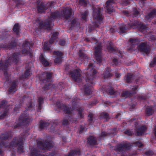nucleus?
<instances>
[{
    "label": "nucleus",
    "mask_w": 156,
    "mask_h": 156,
    "mask_svg": "<svg viewBox=\"0 0 156 156\" xmlns=\"http://www.w3.org/2000/svg\"><path fill=\"white\" fill-rule=\"evenodd\" d=\"M12 135L11 131H8L2 134L0 137L1 140L0 142V155H2L4 151L3 148H11L14 147H17V151L19 153L21 154L24 152V136H21L18 137H14L12 141L9 144V143L7 141H4L3 140H6L12 138Z\"/></svg>",
    "instance_id": "1"
},
{
    "label": "nucleus",
    "mask_w": 156,
    "mask_h": 156,
    "mask_svg": "<svg viewBox=\"0 0 156 156\" xmlns=\"http://www.w3.org/2000/svg\"><path fill=\"white\" fill-rule=\"evenodd\" d=\"M93 64L90 63L87 69V71L85 72V80L87 83L84 86L83 90L86 95H90L92 94V86L95 84L94 80L96 77L97 71L93 68Z\"/></svg>",
    "instance_id": "2"
},
{
    "label": "nucleus",
    "mask_w": 156,
    "mask_h": 156,
    "mask_svg": "<svg viewBox=\"0 0 156 156\" xmlns=\"http://www.w3.org/2000/svg\"><path fill=\"white\" fill-rule=\"evenodd\" d=\"M19 55V53L15 52L5 61H3L2 60L0 61V68L3 71L4 75L7 80H9V76L7 72L9 66L13 62L17 64L18 62Z\"/></svg>",
    "instance_id": "3"
},
{
    "label": "nucleus",
    "mask_w": 156,
    "mask_h": 156,
    "mask_svg": "<svg viewBox=\"0 0 156 156\" xmlns=\"http://www.w3.org/2000/svg\"><path fill=\"white\" fill-rule=\"evenodd\" d=\"M31 121L29 114L26 113V112H24L21 114L19 118L18 122L13 127L14 129H16L23 126L28 125Z\"/></svg>",
    "instance_id": "4"
},
{
    "label": "nucleus",
    "mask_w": 156,
    "mask_h": 156,
    "mask_svg": "<svg viewBox=\"0 0 156 156\" xmlns=\"http://www.w3.org/2000/svg\"><path fill=\"white\" fill-rule=\"evenodd\" d=\"M52 74L47 72H44L42 75L39 76V79L41 83H46L42 87L43 90L46 91L48 90L51 84L49 82L52 77Z\"/></svg>",
    "instance_id": "5"
},
{
    "label": "nucleus",
    "mask_w": 156,
    "mask_h": 156,
    "mask_svg": "<svg viewBox=\"0 0 156 156\" xmlns=\"http://www.w3.org/2000/svg\"><path fill=\"white\" fill-rule=\"evenodd\" d=\"M33 45V43L28 41L26 40L23 43V49L22 52L23 54L29 55L30 57L32 56V54L31 52L30 47Z\"/></svg>",
    "instance_id": "6"
},
{
    "label": "nucleus",
    "mask_w": 156,
    "mask_h": 156,
    "mask_svg": "<svg viewBox=\"0 0 156 156\" xmlns=\"http://www.w3.org/2000/svg\"><path fill=\"white\" fill-rule=\"evenodd\" d=\"M54 3V2L51 1L46 4L43 2L38 3L37 6L38 13H42L44 12L49 8L51 7L53 5Z\"/></svg>",
    "instance_id": "7"
},
{
    "label": "nucleus",
    "mask_w": 156,
    "mask_h": 156,
    "mask_svg": "<svg viewBox=\"0 0 156 156\" xmlns=\"http://www.w3.org/2000/svg\"><path fill=\"white\" fill-rule=\"evenodd\" d=\"M52 21L50 19H47L44 21H41L39 23V27L41 29H46L51 30L52 29Z\"/></svg>",
    "instance_id": "8"
},
{
    "label": "nucleus",
    "mask_w": 156,
    "mask_h": 156,
    "mask_svg": "<svg viewBox=\"0 0 156 156\" xmlns=\"http://www.w3.org/2000/svg\"><path fill=\"white\" fill-rule=\"evenodd\" d=\"M132 146L131 144L126 142L124 144H120L116 147V150L118 151L123 152L125 151L130 150Z\"/></svg>",
    "instance_id": "9"
},
{
    "label": "nucleus",
    "mask_w": 156,
    "mask_h": 156,
    "mask_svg": "<svg viewBox=\"0 0 156 156\" xmlns=\"http://www.w3.org/2000/svg\"><path fill=\"white\" fill-rule=\"evenodd\" d=\"M37 144L43 150L50 149L53 146L51 142L46 140L43 141H39L37 142Z\"/></svg>",
    "instance_id": "10"
},
{
    "label": "nucleus",
    "mask_w": 156,
    "mask_h": 156,
    "mask_svg": "<svg viewBox=\"0 0 156 156\" xmlns=\"http://www.w3.org/2000/svg\"><path fill=\"white\" fill-rule=\"evenodd\" d=\"M132 28L134 29L136 27H137L138 28L139 30L142 32H144L148 30V27L146 25L137 20H135L132 22Z\"/></svg>",
    "instance_id": "11"
},
{
    "label": "nucleus",
    "mask_w": 156,
    "mask_h": 156,
    "mask_svg": "<svg viewBox=\"0 0 156 156\" xmlns=\"http://www.w3.org/2000/svg\"><path fill=\"white\" fill-rule=\"evenodd\" d=\"M69 74V76L74 81L79 82L80 81L81 72L79 69H76L70 71Z\"/></svg>",
    "instance_id": "12"
},
{
    "label": "nucleus",
    "mask_w": 156,
    "mask_h": 156,
    "mask_svg": "<svg viewBox=\"0 0 156 156\" xmlns=\"http://www.w3.org/2000/svg\"><path fill=\"white\" fill-rule=\"evenodd\" d=\"M102 47L100 44H98L95 48L94 55L96 61L99 63L101 62V53Z\"/></svg>",
    "instance_id": "13"
},
{
    "label": "nucleus",
    "mask_w": 156,
    "mask_h": 156,
    "mask_svg": "<svg viewBox=\"0 0 156 156\" xmlns=\"http://www.w3.org/2000/svg\"><path fill=\"white\" fill-rule=\"evenodd\" d=\"M100 8H93V16L94 19L101 22L103 19L102 14L101 12Z\"/></svg>",
    "instance_id": "14"
},
{
    "label": "nucleus",
    "mask_w": 156,
    "mask_h": 156,
    "mask_svg": "<svg viewBox=\"0 0 156 156\" xmlns=\"http://www.w3.org/2000/svg\"><path fill=\"white\" fill-rule=\"evenodd\" d=\"M139 51L144 52L146 54H148L151 51L149 46L145 42H141L138 46Z\"/></svg>",
    "instance_id": "15"
},
{
    "label": "nucleus",
    "mask_w": 156,
    "mask_h": 156,
    "mask_svg": "<svg viewBox=\"0 0 156 156\" xmlns=\"http://www.w3.org/2000/svg\"><path fill=\"white\" fill-rule=\"evenodd\" d=\"M56 106L59 109H62L63 110L64 112L66 114H70L71 113V109L70 108H69L67 107L66 105L62 104L59 102H57L56 103Z\"/></svg>",
    "instance_id": "16"
},
{
    "label": "nucleus",
    "mask_w": 156,
    "mask_h": 156,
    "mask_svg": "<svg viewBox=\"0 0 156 156\" xmlns=\"http://www.w3.org/2000/svg\"><path fill=\"white\" fill-rule=\"evenodd\" d=\"M132 28V22H130L126 25H123L119 27V33L120 34L125 33L126 30H129Z\"/></svg>",
    "instance_id": "17"
},
{
    "label": "nucleus",
    "mask_w": 156,
    "mask_h": 156,
    "mask_svg": "<svg viewBox=\"0 0 156 156\" xmlns=\"http://www.w3.org/2000/svg\"><path fill=\"white\" fill-rule=\"evenodd\" d=\"M53 55H56L57 57L54 60V62L56 63H61L62 62V58H63V54L59 51H54L53 52Z\"/></svg>",
    "instance_id": "18"
},
{
    "label": "nucleus",
    "mask_w": 156,
    "mask_h": 156,
    "mask_svg": "<svg viewBox=\"0 0 156 156\" xmlns=\"http://www.w3.org/2000/svg\"><path fill=\"white\" fill-rule=\"evenodd\" d=\"M18 80H14L10 84V87L8 90L9 94L12 93H15L17 90L18 87Z\"/></svg>",
    "instance_id": "19"
},
{
    "label": "nucleus",
    "mask_w": 156,
    "mask_h": 156,
    "mask_svg": "<svg viewBox=\"0 0 156 156\" xmlns=\"http://www.w3.org/2000/svg\"><path fill=\"white\" fill-rule=\"evenodd\" d=\"M17 45V43L15 41L12 42L8 44H0V48L7 49H11L14 48Z\"/></svg>",
    "instance_id": "20"
},
{
    "label": "nucleus",
    "mask_w": 156,
    "mask_h": 156,
    "mask_svg": "<svg viewBox=\"0 0 156 156\" xmlns=\"http://www.w3.org/2000/svg\"><path fill=\"white\" fill-rule=\"evenodd\" d=\"M156 110V106H147L146 108L145 112L147 116L152 115Z\"/></svg>",
    "instance_id": "21"
},
{
    "label": "nucleus",
    "mask_w": 156,
    "mask_h": 156,
    "mask_svg": "<svg viewBox=\"0 0 156 156\" xmlns=\"http://www.w3.org/2000/svg\"><path fill=\"white\" fill-rule=\"evenodd\" d=\"M107 48L109 52H113L114 54H116L118 53L119 54V57L120 58L122 57V54L120 50L117 49L112 47L111 45H109L107 47Z\"/></svg>",
    "instance_id": "22"
},
{
    "label": "nucleus",
    "mask_w": 156,
    "mask_h": 156,
    "mask_svg": "<svg viewBox=\"0 0 156 156\" xmlns=\"http://www.w3.org/2000/svg\"><path fill=\"white\" fill-rule=\"evenodd\" d=\"M114 3V0H108L106 2V8L108 12L109 13H111L113 12L112 5Z\"/></svg>",
    "instance_id": "23"
},
{
    "label": "nucleus",
    "mask_w": 156,
    "mask_h": 156,
    "mask_svg": "<svg viewBox=\"0 0 156 156\" xmlns=\"http://www.w3.org/2000/svg\"><path fill=\"white\" fill-rule=\"evenodd\" d=\"M63 17L67 20L70 17L72 14V10L71 9L65 8L63 9Z\"/></svg>",
    "instance_id": "24"
},
{
    "label": "nucleus",
    "mask_w": 156,
    "mask_h": 156,
    "mask_svg": "<svg viewBox=\"0 0 156 156\" xmlns=\"http://www.w3.org/2000/svg\"><path fill=\"white\" fill-rule=\"evenodd\" d=\"M70 118V117L69 115H66L62 120V125L64 126H67L69 124V120L72 121L73 122H76V119H72Z\"/></svg>",
    "instance_id": "25"
},
{
    "label": "nucleus",
    "mask_w": 156,
    "mask_h": 156,
    "mask_svg": "<svg viewBox=\"0 0 156 156\" xmlns=\"http://www.w3.org/2000/svg\"><path fill=\"white\" fill-rule=\"evenodd\" d=\"M29 156H45V155L40 153L36 148H33L30 151Z\"/></svg>",
    "instance_id": "26"
},
{
    "label": "nucleus",
    "mask_w": 156,
    "mask_h": 156,
    "mask_svg": "<svg viewBox=\"0 0 156 156\" xmlns=\"http://www.w3.org/2000/svg\"><path fill=\"white\" fill-rule=\"evenodd\" d=\"M39 58L40 62L44 66L47 67L49 66V62L46 59L44 55L42 53L41 54Z\"/></svg>",
    "instance_id": "27"
},
{
    "label": "nucleus",
    "mask_w": 156,
    "mask_h": 156,
    "mask_svg": "<svg viewBox=\"0 0 156 156\" xmlns=\"http://www.w3.org/2000/svg\"><path fill=\"white\" fill-rule=\"evenodd\" d=\"M30 74V69H27L25 71L24 74L22 75L19 77L20 80H23L26 79L28 78Z\"/></svg>",
    "instance_id": "28"
},
{
    "label": "nucleus",
    "mask_w": 156,
    "mask_h": 156,
    "mask_svg": "<svg viewBox=\"0 0 156 156\" xmlns=\"http://www.w3.org/2000/svg\"><path fill=\"white\" fill-rule=\"evenodd\" d=\"M155 16H156V9H154L147 15L145 16V20L148 21L150 19H151L153 18Z\"/></svg>",
    "instance_id": "29"
},
{
    "label": "nucleus",
    "mask_w": 156,
    "mask_h": 156,
    "mask_svg": "<svg viewBox=\"0 0 156 156\" xmlns=\"http://www.w3.org/2000/svg\"><path fill=\"white\" fill-rule=\"evenodd\" d=\"M99 118L100 119H104V121L107 122L110 119L109 114L106 112H102L101 113Z\"/></svg>",
    "instance_id": "30"
},
{
    "label": "nucleus",
    "mask_w": 156,
    "mask_h": 156,
    "mask_svg": "<svg viewBox=\"0 0 156 156\" xmlns=\"http://www.w3.org/2000/svg\"><path fill=\"white\" fill-rule=\"evenodd\" d=\"M111 71V69L109 67L105 69V72L103 74L104 79L109 78L112 76V74L110 73Z\"/></svg>",
    "instance_id": "31"
},
{
    "label": "nucleus",
    "mask_w": 156,
    "mask_h": 156,
    "mask_svg": "<svg viewBox=\"0 0 156 156\" xmlns=\"http://www.w3.org/2000/svg\"><path fill=\"white\" fill-rule=\"evenodd\" d=\"M129 41L132 44V48H134V45L138 44L140 42V40L138 38H130Z\"/></svg>",
    "instance_id": "32"
},
{
    "label": "nucleus",
    "mask_w": 156,
    "mask_h": 156,
    "mask_svg": "<svg viewBox=\"0 0 156 156\" xmlns=\"http://www.w3.org/2000/svg\"><path fill=\"white\" fill-rule=\"evenodd\" d=\"M147 127L145 126H142L140 127L137 130L136 132V134L138 136L142 135L144 133V132L146 130Z\"/></svg>",
    "instance_id": "33"
},
{
    "label": "nucleus",
    "mask_w": 156,
    "mask_h": 156,
    "mask_svg": "<svg viewBox=\"0 0 156 156\" xmlns=\"http://www.w3.org/2000/svg\"><path fill=\"white\" fill-rule=\"evenodd\" d=\"M88 144L91 145H94L96 144L97 141L94 137L92 136H90L87 139Z\"/></svg>",
    "instance_id": "34"
},
{
    "label": "nucleus",
    "mask_w": 156,
    "mask_h": 156,
    "mask_svg": "<svg viewBox=\"0 0 156 156\" xmlns=\"http://www.w3.org/2000/svg\"><path fill=\"white\" fill-rule=\"evenodd\" d=\"M60 16L59 12L58 11L51 12L50 14V19L52 21V20H54Z\"/></svg>",
    "instance_id": "35"
},
{
    "label": "nucleus",
    "mask_w": 156,
    "mask_h": 156,
    "mask_svg": "<svg viewBox=\"0 0 156 156\" xmlns=\"http://www.w3.org/2000/svg\"><path fill=\"white\" fill-rule=\"evenodd\" d=\"M80 151L79 150H71L69 154L65 156H75L76 155H80Z\"/></svg>",
    "instance_id": "36"
},
{
    "label": "nucleus",
    "mask_w": 156,
    "mask_h": 156,
    "mask_svg": "<svg viewBox=\"0 0 156 156\" xmlns=\"http://www.w3.org/2000/svg\"><path fill=\"white\" fill-rule=\"evenodd\" d=\"M79 55V59L82 61H84L86 59L88 60V59L86 54L81 50H80Z\"/></svg>",
    "instance_id": "37"
},
{
    "label": "nucleus",
    "mask_w": 156,
    "mask_h": 156,
    "mask_svg": "<svg viewBox=\"0 0 156 156\" xmlns=\"http://www.w3.org/2000/svg\"><path fill=\"white\" fill-rule=\"evenodd\" d=\"M44 101V99L41 97H40L39 98L37 102L38 103V107L37 108V111L39 112H41V110L42 108V105L43 104Z\"/></svg>",
    "instance_id": "38"
},
{
    "label": "nucleus",
    "mask_w": 156,
    "mask_h": 156,
    "mask_svg": "<svg viewBox=\"0 0 156 156\" xmlns=\"http://www.w3.org/2000/svg\"><path fill=\"white\" fill-rule=\"evenodd\" d=\"M105 90L107 93L109 95H114L115 93V92L112 87L110 85L107 86Z\"/></svg>",
    "instance_id": "39"
},
{
    "label": "nucleus",
    "mask_w": 156,
    "mask_h": 156,
    "mask_svg": "<svg viewBox=\"0 0 156 156\" xmlns=\"http://www.w3.org/2000/svg\"><path fill=\"white\" fill-rule=\"evenodd\" d=\"M13 31L16 33L17 35L19 34L20 29V27L18 23H16L13 26Z\"/></svg>",
    "instance_id": "40"
},
{
    "label": "nucleus",
    "mask_w": 156,
    "mask_h": 156,
    "mask_svg": "<svg viewBox=\"0 0 156 156\" xmlns=\"http://www.w3.org/2000/svg\"><path fill=\"white\" fill-rule=\"evenodd\" d=\"M132 96V93L127 91L123 92L121 95V97L126 98L131 97Z\"/></svg>",
    "instance_id": "41"
},
{
    "label": "nucleus",
    "mask_w": 156,
    "mask_h": 156,
    "mask_svg": "<svg viewBox=\"0 0 156 156\" xmlns=\"http://www.w3.org/2000/svg\"><path fill=\"white\" fill-rule=\"evenodd\" d=\"M77 110L78 112V116L81 119L83 118L84 117V115L83 114L84 109L83 108L80 107L77 109Z\"/></svg>",
    "instance_id": "42"
},
{
    "label": "nucleus",
    "mask_w": 156,
    "mask_h": 156,
    "mask_svg": "<svg viewBox=\"0 0 156 156\" xmlns=\"http://www.w3.org/2000/svg\"><path fill=\"white\" fill-rule=\"evenodd\" d=\"M49 125L48 122H40L39 128L41 129H43L45 127L48 126Z\"/></svg>",
    "instance_id": "43"
},
{
    "label": "nucleus",
    "mask_w": 156,
    "mask_h": 156,
    "mask_svg": "<svg viewBox=\"0 0 156 156\" xmlns=\"http://www.w3.org/2000/svg\"><path fill=\"white\" fill-rule=\"evenodd\" d=\"M133 75L130 73L127 74L126 76V82L127 83L130 82L133 79Z\"/></svg>",
    "instance_id": "44"
},
{
    "label": "nucleus",
    "mask_w": 156,
    "mask_h": 156,
    "mask_svg": "<svg viewBox=\"0 0 156 156\" xmlns=\"http://www.w3.org/2000/svg\"><path fill=\"white\" fill-rule=\"evenodd\" d=\"M77 99H75L74 98L73 100V101L72 103V111H73L75 110V109H76L77 108V104H76V101Z\"/></svg>",
    "instance_id": "45"
},
{
    "label": "nucleus",
    "mask_w": 156,
    "mask_h": 156,
    "mask_svg": "<svg viewBox=\"0 0 156 156\" xmlns=\"http://www.w3.org/2000/svg\"><path fill=\"white\" fill-rule=\"evenodd\" d=\"M79 4L85 7L87 5V2L86 0H79Z\"/></svg>",
    "instance_id": "46"
},
{
    "label": "nucleus",
    "mask_w": 156,
    "mask_h": 156,
    "mask_svg": "<svg viewBox=\"0 0 156 156\" xmlns=\"http://www.w3.org/2000/svg\"><path fill=\"white\" fill-rule=\"evenodd\" d=\"M131 144L132 145V146H133V145L135 146L136 147H141L143 146V145L142 143L140 142L139 141H136L135 142H134L132 144Z\"/></svg>",
    "instance_id": "47"
},
{
    "label": "nucleus",
    "mask_w": 156,
    "mask_h": 156,
    "mask_svg": "<svg viewBox=\"0 0 156 156\" xmlns=\"http://www.w3.org/2000/svg\"><path fill=\"white\" fill-rule=\"evenodd\" d=\"M44 50L45 51H49L50 50V45L48 42H45L44 45Z\"/></svg>",
    "instance_id": "48"
},
{
    "label": "nucleus",
    "mask_w": 156,
    "mask_h": 156,
    "mask_svg": "<svg viewBox=\"0 0 156 156\" xmlns=\"http://www.w3.org/2000/svg\"><path fill=\"white\" fill-rule=\"evenodd\" d=\"M25 98V96H24L23 97V100H24V99ZM23 101H24V100H22V102H21V101H20V105H15V108H14V111H18V109L19 108H20L21 106H22V105H21V103H23Z\"/></svg>",
    "instance_id": "49"
},
{
    "label": "nucleus",
    "mask_w": 156,
    "mask_h": 156,
    "mask_svg": "<svg viewBox=\"0 0 156 156\" xmlns=\"http://www.w3.org/2000/svg\"><path fill=\"white\" fill-rule=\"evenodd\" d=\"M98 101L96 100H94L92 101H91L90 103L88 104V107L89 108H91L92 106H94L96 105L98 103Z\"/></svg>",
    "instance_id": "50"
},
{
    "label": "nucleus",
    "mask_w": 156,
    "mask_h": 156,
    "mask_svg": "<svg viewBox=\"0 0 156 156\" xmlns=\"http://www.w3.org/2000/svg\"><path fill=\"white\" fill-rule=\"evenodd\" d=\"M144 154L147 156H154L155 154L151 150H149L145 152Z\"/></svg>",
    "instance_id": "51"
},
{
    "label": "nucleus",
    "mask_w": 156,
    "mask_h": 156,
    "mask_svg": "<svg viewBox=\"0 0 156 156\" xmlns=\"http://www.w3.org/2000/svg\"><path fill=\"white\" fill-rule=\"evenodd\" d=\"M7 104V102L5 100L2 101L0 104V108H4Z\"/></svg>",
    "instance_id": "52"
},
{
    "label": "nucleus",
    "mask_w": 156,
    "mask_h": 156,
    "mask_svg": "<svg viewBox=\"0 0 156 156\" xmlns=\"http://www.w3.org/2000/svg\"><path fill=\"white\" fill-rule=\"evenodd\" d=\"M156 65V57L153 58L152 61L151 62L150 64V66L152 67Z\"/></svg>",
    "instance_id": "53"
},
{
    "label": "nucleus",
    "mask_w": 156,
    "mask_h": 156,
    "mask_svg": "<svg viewBox=\"0 0 156 156\" xmlns=\"http://www.w3.org/2000/svg\"><path fill=\"white\" fill-rule=\"evenodd\" d=\"M50 123L51 124L52 126H54L58 125V121L57 119L52 120L51 122Z\"/></svg>",
    "instance_id": "54"
},
{
    "label": "nucleus",
    "mask_w": 156,
    "mask_h": 156,
    "mask_svg": "<svg viewBox=\"0 0 156 156\" xmlns=\"http://www.w3.org/2000/svg\"><path fill=\"white\" fill-rule=\"evenodd\" d=\"M125 134L129 136H132L133 134V132L128 129H126L124 132Z\"/></svg>",
    "instance_id": "55"
},
{
    "label": "nucleus",
    "mask_w": 156,
    "mask_h": 156,
    "mask_svg": "<svg viewBox=\"0 0 156 156\" xmlns=\"http://www.w3.org/2000/svg\"><path fill=\"white\" fill-rule=\"evenodd\" d=\"M93 118V115L92 113H90L88 116V121L89 122H91Z\"/></svg>",
    "instance_id": "56"
},
{
    "label": "nucleus",
    "mask_w": 156,
    "mask_h": 156,
    "mask_svg": "<svg viewBox=\"0 0 156 156\" xmlns=\"http://www.w3.org/2000/svg\"><path fill=\"white\" fill-rule=\"evenodd\" d=\"M58 34V33L57 32H55L52 34L51 37L56 40L57 38Z\"/></svg>",
    "instance_id": "57"
},
{
    "label": "nucleus",
    "mask_w": 156,
    "mask_h": 156,
    "mask_svg": "<svg viewBox=\"0 0 156 156\" xmlns=\"http://www.w3.org/2000/svg\"><path fill=\"white\" fill-rule=\"evenodd\" d=\"M139 14V11L136 9H133V16L134 17H136Z\"/></svg>",
    "instance_id": "58"
},
{
    "label": "nucleus",
    "mask_w": 156,
    "mask_h": 156,
    "mask_svg": "<svg viewBox=\"0 0 156 156\" xmlns=\"http://www.w3.org/2000/svg\"><path fill=\"white\" fill-rule=\"evenodd\" d=\"M85 127L84 126L81 125L80 126V129H79V132L80 133H82L83 132L85 129Z\"/></svg>",
    "instance_id": "59"
},
{
    "label": "nucleus",
    "mask_w": 156,
    "mask_h": 156,
    "mask_svg": "<svg viewBox=\"0 0 156 156\" xmlns=\"http://www.w3.org/2000/svg\"><path fill=\"white\" fill-rule=\"evenodd\" d=\"M112 62L116 66H118L119 65V62L116 58H114L112 59Z\"/></svg>",
    "instance_id": "60"
},
{
    "label": "nucleus",
    "mask_w": 156,
    "mask_h": 156,
    "mask_svg": "<svg viewBox=\"0 0 156 156\" xmlns=\"http://www.w3.org/2000/svg\"><path fill=\"white\" fill-rule=\"evenodd\" d=\"M138 87L137 86H135L133 87L132 89V92L131 93H132V96L133 94H135L136 93V91Z\"/></svg>",
    "instance_id": "61"
},
{
    "label": "nucleus",
    "mask_w": 156,
    "mask_h": 156,
    "mask_svg": "<svg viewBox=\"0 0 156 156\" xmlns=\"http://www.w3.org/2000/svg\"><path fill=\"white\" fill-rule=\"evenodd\" d=\"M87 12H85L84 13H83L82 14V19L85 20H86V17L87 16Z\"/></svg>",
    "instance_id": "62"
},
{
    "label": "nucleus",
    "mask_w": 156,
    "mask_h": 156,
    "mask_svg": "<svg viewBox=\"0 0 156 156\" xmlns=\"http://www.w3.org/2000/svg\"><path fill=\"white\" fill-rule=\"evenodd\" d=\"M7 115V112L5 111L1 115H0V119L4 118Z\"/></svg>",
    "instance_id": "63"
},
{
    "label": "nucleus",
    "mask_w": 156,
    "mask_h": 156,
    "mask_svg": "<svg viewBox=\"0 0 156 156\" xmlns=\"http://www.w3.org/2000/svg\"><path fill=\"white\" fill-rule=\"evenodd\" d=\"M147 97L145 95H140L138 97V99L140 100H144L147 99Z\"/></svg>",
    "instance_id": "64"
}]
</instances>
